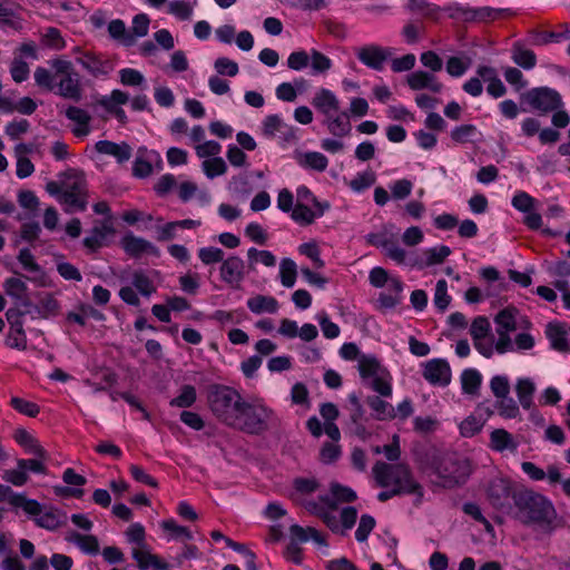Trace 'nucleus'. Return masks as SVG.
<instances>
[{"label":"nucleus","instance_id":"f257e3e1","mask_svg":"<svg viewBox=\"0 0 570 570\" xmlns=\"http://www.w3.org/2000/svg\"><path fill=\"white\" fill-rule=\"evenodd\" d=\"M372 474L379 487L387 488L393 485L391 490L379 493L377 499L381 502L401 494H414L416 497L415 503L419 504L421 502L424 491L422 485L413 478L409 465L377 461L372 468Z\"/></svg>","mask_w":570,"mask_h":570},{"label":"nucleus","instance_id":"f03ea898","mask_svg":"<svg viewBox=\"0 0 570 570\" xmlns=\"http://www.w3.org/2000/svg\"><path fill=\"white\" fill-rule=\"evenodd\" d=\"M513 508L514 512L511 515L525 525L551 527L557 517L556 509L548 498L522 485L514 494Z\"/></svg>","mask_w":570,"mask_h":570},{"label":"nucleus","instance_id":"7ed1b4c3","mask_svg":"<svg viewBox=\"0 0 570 570\" xmlns=\"http://www.w3.org/2000/svg\"><path fill=\"white\" fill-rule=\"evenodd\" d=\"M431 472L444 488H454L466 482L472 473L470 460L456 453L433 454L430 462Z\"/></svg>","mask_w":570,"mask_h":570},{"label":"nucleus","instance_id":"20e7f679","mask_svg":"<svg viewBox=\"0 0 570 570\" xmlns=\"http://www.w3.org/2000/svg\"><path fill=\"white\" fill-rule=\"evenodd\" d=\"M279 424L276 413L261 402H243L230 428L248 434L259 435L267 431L271 425Z\"/></svg>","mask_w":570,"mask_h":570},{"label":"nucleus","instance_id":"39448f33","mask_svg":"<svg viewBox=\"0 0 570 570\" xmlns=\"http://www.w3.org/2000/svg\"><path fill=\"white\" fill-rule=\"evenodd\" d=\"M245 400L239 392L226 385H214L208 392V403L213 414L230 426Z\"/></svg>","mask_w":570,"mask_h":570},{"label":"nucleus","instance_id":"423d86ee","mask_svg":"<svg viewBox=\"0 0 570 570\" xmlns=\"http://www.w3.org/2000/svg\"><path fill=\"white\" fill-rule=\"evenodd\" d=\"M520 487L521 485H517L509 476L497 473L483 484V490L489 503L497 511L508 515L514 512L511 500L514 502V494Z\"/></svg>","mask_w":570,"mask_h":570},{"label":"nucleus","instance_id":"0eeeda50","mask_svg":"<svg viewBox=\"0 0 570 570\" xmlns=\"http://www.w3.org/2000/svg\"><path fill=\"white\" fill-rule=\"evenodd\" d=\"M519 311L515 307H507L500 311L495 317L498 341L495 342V351L499 354L513 351V342L510 333L518 328Z\"/></svg>","mask_w":570,"mask_h":570},{"label":"nucleus","instance_id":"6e6552de","mask_svg":"<svg viewBox=\"0 0 570 570\" xmlns=\"http://www.w3.org/2000/svg\"><path fill=\"white\" fill-rule=\"evenodd\" d=\"M393 226H383L379 233L366 235V242L375 247H382L385 255L397 264L406 263V250L397 245L396 234L392 232Z\"/></svg>","mask_w":570,"mask_h":570},{"label":"nucleus","instance_id":"1a4fd4ad","mask_svg":"<svg viewBox=\"0 0 570 570\" xmlns=\"http://www.w3.org/2000/svg\"><path fill=\"white\" fill-rule=\"evenodd\" d=\"M524 98L533 109L542 114L554 111L562 105L559 92L548 87L533 88L524 95Z\"/></svg>","mask_w":570,"mask_h":570},{"label":"nucleus","instance_id":"9d476101","mask_svg":"<svg viewBox=\"0 0 570 570\" xmlns=\"http://www.w3.org/2000/svg\"><path fill=\"white\" fill-rule=\"evenodd\" d=\"M75 51L79 53L76 61L95 78L105 77L115 68L114 62L101 55L91 51L82 52L79 47H76Z\"/></svg>","mask_w":570,"mask_h":570},{"label":"nucleus","instance_id":"9b49d317","mask_svg":"<svg viewBox=\"0 0 570 570\" xmlns=\"http://www.w3.org/2000/svg\"><path fill=\"white\" fill-rule=\"evenodd\" d=\"M392 49L379 45H367L356 51L357 59L366 67L381 71L385 61L391 57Z\"/></svg>","mask_w":570,"mask_h":570},{"label":"nucleus","instance_id":"f8f14e48","mask_svg":"<svg viewBox=\"0 0 570 570\" xmlns=\"http://www.w3.org/2000/svg\"><path fill=\"white\" fill-rule=\"evenodd\" d=\"M219 274L224 283L232 288H239L245 277V263L240 257L232 255L223 261Z\"/></svg>","mask_w":570,"mask_h":570},{"label":"nucleus","instance_id":"ddd939ff","mask_svg":"<svg viewBox=\"0 0 570 570\" xmlns=\"http://www.w3.org/2000/svg\"><path fill=\"white\" fill-rule=\"evenodd\" d=\"M423 377L432 385L446 386L451 382V368L442 358H433L424 364Z\"/></svg>","mask_w":570,"mask_h":570},{"label":"nucleus","instance_id":"4468645a","mask_svg":"<svg viewBox=\"0 0 570 570\" xmlns=\"http://www.w3.org/2000/svg\"><path fill=\"white\" fill-rule=\"evenodd\" d=\"M129 101V96L127 92L121 91L119 89H115L111 91L109 96H102L98 99L97 104L105 108L108 112L112 114L119 122H127V115L122 108L119 106L125 105Z\"/></svg>","mask_w":570,"mask_h":570},{"label":"nucleus","instance_id":"2eb2a0df","mask_svg":"<svg viewBox=\"0 0 570 570\" xmlns=\"http://www.w3.org/2000/svg\"><path fill=\"white\" fill-rule=\"evenodd\" d=\"M451 254L450 247L445 245L428 248L423 252L424 259L417 257H410L406 255V265L411 267H417L420 269L438 265L444 262V259Z\"/></svg>","mask_w":570,"mask_h":570},{"label":"nucleus","instance_id":"dca6fc26","mask_svg":"<svg viewBox=\"0 0 570 570\" xmlns=\"http://www.w3.org/2000/svg\"><path fill=\"white\" fill-rule=\"evenodd\" d=\"M131 557L136 560L137 566L140 570H169L170 566L167 562L160 560V558L150 552L148 546L142 548H132Z\"/></svg>","mask_w":570,"mask_h":570},{"label":"nucleus","instance_id":"f3484780","mask_svg":"<svg viewBox=\"0 0 570 570\" xmlns=\"http://www.w3.org/2000/svg\"><path fill=\"white\" fill-rule=\"evenodd\" d=\"M406 82L412 90L429 89L432 92H440L443 88L433 73L426 71H414L406 77Z\"/></svg>","mask_w":570,"mask_h":570},{"label":"nucleus","instance_id":"a211bd4d","mask_svg":"<svg viewBox=\"0 0 570 570\" xmlns=\"http://www.w3.org/2000/svg\"><path fill=\"white\" fill-rule=\"evenodd\" d=\"M121 243L125 252L132 257H139L144 253L156 256L159 254L158 248L153 243L131 234L124 236Z\"/></svg>","mask_w":570,"mask_h":570},{"label":"nucleus","instance_id":"6ab92c4d","mask_svg":"<svg viewBox=\"0 0 570 570\" xmlns=\"http://www.w3.org/2000/svg\"><path fill=\"white\" fill-rule=\"evenodd\" d=\"M312 105L322 112L325 118L334 115L340 110V101L336 96L328 89H320L313 97Z\"/></svg>","mask_w":570,"mask_h":570},{"label":"nucleus","instance_id":"aec40b11","mask_svg":"<svg viewBox=\"0 0 570 570\" xmlns=\"http://www.w3.org/2000/svg\"><path fill=\"white\" fill-rule=\"evenodd\" d=\"M3 289L6 294L26 308L32 307V303L28 297V286L27 284L18 277L7 278L3 283Z\"/></svg>","mask_w":570,"mask_h":570},{"label":"nucleus","instance_id":"412c9836","mask_svg":"<svg viewBox=\"0 0 570 570\" xmlns=\"http://www.w3.org/2000/svg\"><path fill=\"white\" fill-rule=\"evenodd\" d=\"M95 149L105 155L112 156L118 163H125L130 159L132 149L127 142L116 144L110 140H99Z\"/></svg>","mask_w":570,"mask_h":570},{"label":"nucleus","instance_id":"4be33fe9","mask_svg":"<svg viewBox=\"0 0 570 570\" xmlns=\"http://www.w3.org/2000/svg\"><path fill=\"white\" fill-rule=\"evenodd\" d=\"M81 92V85L76 72L62 76L57 82V94L63 98L79 101Z\"/></svg>","mask_w":570,"mask_h":570},{"label":"nucleus","instance_id":"5701e85b","mask_svg":"<svg viewBox=\"0 0 570 570\" xmlns=\"http://www.w3.org/2000/svg\"><path fill=\"white\" fill-rule=\"evenodd\" d=\"M551 347L561 353H569L570 345L567 338L566 326L561 323H549L546 330Z\"/></svg>","mask_w":570,"mask_h":570},{"label":"nucleus","instance_id":"b1692460","mask_svg":"<svg viewBox=\"0 0 570 570\" xmlns=\"http://www.w3.org/2000/svg\"><path fill=\"white\" fill-rule=\"evenodd\" d=\"M66 117L76 124V127L72 129L76 137H85L90 132L89 124L91 116L88 111L79 107L70 106L66 110Z\"/></svg>","mask_w":570,"mask_h":570},{"label":"nucleus","instance_id":"393cba45","mask_svg":"<svg viewBox=\"0 0 570 570\" xmlns=\"http://www.w3.org/2000/svg\"><path fill=\"white\" fill-rule=\"evenodd\" d=\"M490 448L497 452L511 451L514 452L518 443L511 433L504 429H494L490 434Z\"/></svg>","mask_w":570,"mask_h":570},{"label":"nucleus","instance_id":"a878e982","mask_svg":"<svg viewBox=\"0 0 570 570\" xmlns=\"http://www.w3.org/2000/svg\"><path fill=\"white\" fill-rule=\"evenodd\" d=\"M247 307L254 314H275L279 308L277 299L273 296L255 295L247 301Z\"/></svg>","mask_w":570,"mask_h":570},{"label":"nucleus","instance_id":"bb28decb","mask_svg":"<svg viewBox=\"0 0 570 570\" xmlns=\"http://www.w3.org/2000/svg\"><path fill=\"white\" fill-rule=\"evenodd\" d=\"M16 442L24 448V450L38 456L39 459H47L46 450L39 444L37 439H35L27 430L18 429L13 435Z\"/></svg>","mask_w":570,"mask_h":570},{"label":"nucleus","instance_id":"cd10ccee","mask_svg":"<svg viewBox=\"0 0 570 570\" xmlns=\"http://www.w3.org/2000/svg\"><path fill=\"white\" fill-rule=\"evenodd\" d=\"M323 124L326 125L328 131L336 137L347 136L352 130L350 117L346 111L337 116L332 115L325 118Z\"/></svg>","mask_w":570,"mask_h":570},{"label":"nucleus","instance_id":"c85d7f7f","mask_svg":"<svg viewBox=\"0 0 570 570\" xmlns=\"http://www.w3.org/2000/svg\"><path fill=\"white\" fill-rule=\"evenodd\" d=\"M67 521V515L61 513L59 510H49L41 512L38 518H35V522L38 527L49 531H55Z\"/></svg>","mask_w":570,"mask_h":570},{"label":"nucleus","instance_id":"c756f323","mask_svg":"<svg viewBox=\"0 0 570 570\" xmlns=\"http://www.w3.org/2000/svg\"><path fill=\"white\" fill-rule=\"evenodd\" d=\"M108 32L114 40L126 47H130L136 43L134 35L127 30L125 22L120 19H115L109 22Z\"/></svg>","mask_w":570,"mask_h":570},{"label":"nucleus","instance_id":"7c9ffc66","mask_svg":"<svg viewBox=\"0 0 570 570\" xmlns=\"http://www.w3.org/2000/svg\"><path fill=\"white\" fill-rule=\"evenodd\" d=\"M86 179L81 173L69 170L62 180V191L86 195Z\"/></svg>","mask_w":570,"mask_h":570},{"label":"nucleus","instance_id":"2f4dec72","mask_svg":"<svg viewBox=\"0 0 570 570\" xmlns=\"http://www.w3.org/2000/svg\"><path fill=\"white\" fill-rule=\"evenodd\" d=\"M515 392L521 406L524 410L531 409L535 385L530 379H520L515 385Z\"/></svg>","mask_w":570,"mask_h":570},{"label":"nucleus","instance_id":"473e14b6","mask_svg":"<svg viewBox=\"0 0 570 570\" xmlns=\"http://www.w3.org/2000/svg\"><path fill=\"white\" fill-rule=\"evenodd\" d=\"M366 403L374 411V417L380 421L395 417V410L392 404L379 396H368Z\"/></svg>","mask_w":570,"mask_h":570},{"label":"nucleus","instance_id":"72a5a7b5","mask_svg":"<svg viewBox=\"0 0 570 570\" xmlns=\"http://www.w3.org/2000/svg\"><path fill=\"white\" fill-rule=\"evenodd\" d=\"M509 9H497L492 7L472 8L471 22H490L499 19L504 14H510Z\"/></svg>","mask_w":570,"mask_h":570},{"label":"nucleus","instance_id":"f704fd0d","mask_svg":"<svg viewBox=\"0 0 570 570\" xmlns=\"http://www.w3.org/2000/svg\"><path fill=\"white\" fill-rule=\"evenodd\" d=\"M297 161L301 166L317 171H324L328 165L327 158L317 151L301 154L297 158Z\"/></svg>","mask_w":570,"mask_h":570},{"label":"nucleus","instance_id":"c9c22d12","mask_svg":"<svg viewBox=\"0 0 570 570\" xmlns=\"http://www.w3.org/2000/svg\"><path fill=\"white\" fill-rule=\"evenodd\" d=\"M248 267L255 269L257 263L263 264L266 267H273L276 264L275 255L269 250H259L252 247L247 250Z\"/></svg>","mask_w":570,"mask_h":570},{"label":"nucleus","instance_id":"e433bc0d","mask_svg":"<svg viewBox=\"0 0 570 570\" xmlns=\"http://www.w3.org/2000/svg\"><path fill=\"white\" fill-rule=\"evenodd\" d=\"M512 60L523 69H532L537 63L535 53L532 50L524 49L520 43L513 46Z\"/></svg>","mask_w":570,"mask_h":570},{"label":"nucleus","instance_id":"4c0bfd02","mask_svg":"<svg viewBox=\"0 0 570 570\" xmlns=\"http://www.w3.org/2000/svg\"><path fill=\"white\" fill-rule=\"evenodd\" d=\"M481 382L482 376L474 368L464 370L463 373L461 374L462 390L466 394H478L479 389L481 386Z\"/></svg>","mask_w":570,"mask_h":570},{"label":"nucleus","instance_id":"58836bf2","mask_svg":"<svg viewBox=\"0 0 570 570\" xmlns=\"http://www.w3.org/2000/svg\"><path fill=\"white\" fill-rule=\"evenodd\" d=\"M110 232H111V227L107 223H101L100 225H96L91 229L90 235L83 238V245L91 250H96L101 246L102 239Z\"/></svg>","mask_w":570,"mask_h":570},{"label":"nucleus","instance_id":"ea45409f","mask_svg":"<svg viewBox=\"0 0 570 570\" xmlns=\"http://www.w3.org/2000/svg\"><path fill=\"white\" fill-rule=\"evenodd\" d=\"M381 368V364L375 356L362 354L358 357V372L363 379H374L379 375Z\"/></svg>","mask_w":570,"mask_h":570},{"label":"nucleus","instance_id":"a19ab883","mask_svg":"<svg viewBox=\"0 0 570 570\" xmlns=\"http://www.w3.org/2000/svg\"><path fill=\"white\" fill-rule=\"evenodd\" d=\"M495 410L499 415L504 419H515L520 415L517 402L509 395L500 397L495 401Z\"/></svg>","mask_w":570,"mask_h":570},{"label":"nucleus","instance_id":"79ce46f5","mask_svg":"<svg viewBox=\"0 0 570 570\" xmlns=\"http://www.w3.org/2000/svg\"><path fill=\"white\" fill-rule=\"evenodd\" d=\"M279 276L283 286L291 288L294 286L297 276V267L293 259L284 258L279 264Z\"/></svg>","mask_w":570,"mask_h":570},{"label":"nucleus","instance_id":"37998d69","mask_svg":"<svg viewBox=\"0 0 570 570\" xmlns=\"http://www.w3.org/2000/svg\"><path fill=\"white\" fill-rule=\"evenodd\" d=\"M318 216V209L312 210L308 205L297 203L292 209V218L301 225H311Z\"/></svg>","mask_w":570,"mask_h":570},{"label":"nucleus","instance_id":"c03bdc74","mask_svg":"<svg viewBox=\"0 0 570 570\" xmlns=\"http://www.w3.org/2000/svg\"><path fill=\"white\" fill-rule=\"evenodd\" d=\"M294 489L295 493H293L292 498L294 501L302 500L299 495H307L315 492L320 488V483L316 479H306V478H297L294 480Z\"/></svg>","mask_w":570,"mask_h":570},{"label":"nucleus","instance_id":"a18cd8bd","mask_svg":"<svg viewBox=\"0 0 570 570\" xmlns=\"http://www.w3.org/2000/svg\"><path fill=\"white\" fill-rule=\"evenodd\" d=\"M69 540L78 544L79 548L87 553L96 554L99 552L98 539L95 535H83L78 532H73Z\"/></svg>","mask_w":570,"mask_h":570},{"label":"nucleus","instance_id":"49530a36","mask_svg":"<svg viewBox=\"0 0 570 570\" xmlns=\"http://www.w3.org/2000/svg\"><path fill=\"white\" fill-rule=\"evenodd\" d=\"M59 202L66 205V212L72 213L73 210H85L87 206L86 195H77L72 193H65L60 195Z\"/></svg>","mask_w":570,"mask_h":570},{"label":"nucleus","instance_id":"de8ad7c7","mask_svg":"<svg viewBox=\"0 0 570 570\" xmlns=\"http://www.w3.org/2000/svg\"><path fill=\"white\" fill-rule=\"evenodd\" d=\"M131 283L142 296H150L156 292L153 281L141 271L134 272Z\"/></svg>","mask_w":570,"mask_h":570},{"label":"nucleus","instance_id":"09e8293b","mask_svg":"<svg viewBox=\"0 0 570 570\" xmlns=\"http://www.w3.org/2000/svg\"><path fill=\"white\" fill-rule=\"evenodd\" d=\"M196 401V389L193 385H184L178 396L174 397L169 404L176 407H189Z\"/></svg>","mask_w":570,"mask_h":570},{"label":"nucleus","instance_id":"8fccbe9b","mask_svg":"<svg viewBox=\"0 0 570 570\" xmlns=\"http://www.w3.org/2000/svg\"><path fill=\"white\" fill-rule=\"evenodd\" d=\"M483 425V419L470 415L461 422L460 433L464 438H472L482 430Z\"/></svg>","mask_w":570,"mask_h":570},{"label":"nucleus","instance_id":"3c124183","mask_svg":"<svg viewBox=\"0 0 570 570\" xmlns=\"http://www.w3.org/2000/svg\"><path fill=\"white\" fill-rule=\"evenodd\" d=\"M309 60L313 73H325L332 68V60L315 49L311 51Z\"/></svg>","mask_w":570,"mask_h":570},{"label":"nucleus","instance_id":"603ef678","mask_svg":"<svg viewBox=\"0 0 570 570\" xmlns=\"http://www.w3.org/2000/svg\"><path fill=\"white\" fill-rule=\"evenodd\" d=\"M530 42L533 46H546L550 42H559L562 39L563 33H557L553 31H539L531 30Z\"/></svg>","mask_w":570,"mask_h":570},{"label":"nucleus","instance_id":"864d4df0","mask_svg":"<svg viewBox=\"0 0 570 570\" xmlns=\"http://www.w3.org/2000/svg\"><path fill=\"white\" fill-rule=\"evenodd\" d=\"M376 181V175L372 170H366L356 175L354 179L350 181V187L354 191H363L374 185Z\"/></svg>","mask_w":570,"mask_h":570},{"label":"nucleus","instance_id":"5fc2aeb1","mask_svg":"<svg viewBox=\"0 0 570 570\" xmlns=\"http://www.w3.org/2000/svg\"><path fill=\"white\" fill-rule=\"evenodd\" d=\"M297 203L302 204H313L316 209H318V216H323L324 212L330 207L327 203H320L316 197L313 196L311 190L306 186H301L297 188Z\"/></svg>","mask_w":570,"mask_h":570},{"label":"nucleus","instance_id":"6e6d98bb","mask_svg":"<svg viewBox=\"0 0 570 570\" xmlns=\"http://www.w3.org/2000/svg\"><path fill=\"white\" fill-rule=\"evenodd\" d=\"M41 317L53 316L58 313L59 303L52 294H46L38 306H35Z\"/></svg>","mask_w":570,"mask_h":570},{"label":"nucleus","instance_id":"4d7b16f0","mask_svg":"<svg viewBox=\"0 0 570 570\" xmlns=\"http://www.w3.org/2000/svg\"><path fill=\"white\" fill-rule=\"evenodd\" d=\"M203 169L208 178H214L224 175L227 166L223 158L214 157L203 161Z\"/></svg>","mask_w":570,"mask_h":570},{"label":"nucleus","instance_id":"13d9d810","mask_svg":"<svg viewBox=\"0 0 570 570\" xmlns=\"http://www.w3.org/2000/svg\"><path fill=\"white\" fill-rule=\"evenodd\" d=\"M535 204V199L525 191H519L512 198V206L524 214L534 210Z\"/></svg>","mask_w":570,"mask_h":570},{"label":"nucleus","instance_id":"bf43d9fd","mask_svg":"<svg viewBox=\"0 0 570 570\" xmlns=\"http://www.w3.org/2000/svg\"><path fill=\"white\" fill-rule=\"evenodd\" d=\"M120 82L125 86L139 87L145 83L144 75L131 68H125L119 71Z\"/></svg>","mask_w":570,"mask_h":570},{"label":"nucleus","instance_id":"052dcab7","mask_svg":"<svg viewBox=\"0 0 570 570\" xmlns=\"http://www.w3.org/2000/svg\"><path fill=\"white\" fill-rule=\"evenodd\" d=\"M198 257L205 265L223 263L224 252L218 247H203L198 250Z\"/></svg>","mask_w":570,"mask_h":570},{"label":"nucleus","instance_id":"680f3d73","mask_svg":"<svg viewBox=\"0 0 570 570\" xmlns=\"http://www.w3.org/2000/svg\"><path fill=\"white\" fill-rule=\"evenodd\" d=\"M331 494L334 497L336 503L338 502H353L356 500V493L347 487L337 482L331 483Z\"/></svg>","mask_w":570,"mask_h":570},{"label":"nucleus","instance_id":"e2e57ef3","mask_svg":"<svg viewBox=\"0 0 570 570\" xmlns=\"http://www.w3.org/2000/svg\"><path fill=\"white\" fill-rule=\"evenodd\" d=\"M10 403L14 410L29 417H36L40 411L39 406L36 403L26 401L17 396L12 397Z\"/></svg>","mask_w":570,"mask_h":570},{"label":"nucleus","instance_id":"0e129e2a","mask_svg":"<svg viewBox=\"0 0 570 570\" xmlns=\"http://www.w3.org/2000/svg\"><path fill=\"white\" fill-rule=\"evenodd\" d=\"M451 297L448 295V284L445 279H440L435 286L434 304L440 311H445Z\"/></svg>","mask_w":570,"mask_h":570},{"label":"nucleus","instance_id":"69168bd1","mask_svg":"<svg viewBox=\"0 0 570 570\" xmlns=\"http://www.w3.org/2000/svg\"><path fill=\"white\" fill-rule=\"evenodd\" d=\"M490 389L495 396L500 399L510 394V383L507 376L495 375L490 381Z\"/></svg>","mask_w":570,"mask_h":570},{"label":"nucleus","instance_id":"338daca9","mask_svg":"<svg viewBox=\"0 0 570 570\" xmlns=\"http://www.w3.org/2000/svg\"><path fill=\"white\" fill-rule=\"evenodd\" d=\"M490 331V323L487 317L484 316H478L473 320L471 327H470V334L474 340L479 338H485Z\"/></svg>","mask_w":570,"mask_h":570},{"label":"nucleus","instance_id":"774afa93","mask_svg":"<svg viewBox=\"0 0 570 570\" xmlns=\"http://www.w3.org/2000/svg\"><path fill=\"white\" fill-rule=\"evenodd\" d=\"M375 527V520L368 514H363L360 519L358 527L355 532V538L358 542L366 541L368 534Z\"/></svg>","mask_w":570,"mask_h":570}]
</instances>
